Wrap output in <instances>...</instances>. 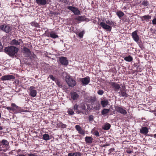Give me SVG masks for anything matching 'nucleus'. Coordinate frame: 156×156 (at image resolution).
Returning a JSON list of instances; mask_svg holds the SVG:
<instances>
[{"label": "nucleus", "instance_id": "1", "mask_svg": "<svg viewBox=\"0 0 156 156\" xmlns=\"http://www.w3.org/2000/svg\"><path fill=\"white\" fill-rule=\"evenodd\" d=\"M115 23L112 21L111 20H108L106 21L105 23L101 22L100 23V25L106 31L110 32L112 30V27L115 26Z\"/></svg>", "mask_w": 156, "mask_h": 156}, {"label": "nucleus", "instance_id": "2", "mask_svg": "<svg viewBox=\"0 0 156 156\" xmlns=\"http://www.w3.org/2000/svg\"><path fill=\"white\" fill-rule=\"evenodd\" d=\"M19 49L15 47L11 46L5 47V52L9 56L14 57H16Z\"/></svg>", "mask_w": 156, "mask_h": 156}, {"label": "nucleus", "instance_id": "3", "mask_svg": "<svg viewBox=\"0 0 156 156\" xmlns=\"http://www.w3.org/2000/svg\"><path fill=\"white\" fill-rule=\"evenodd\" d=\"M9 143L5 140H2L0 141V151L5 152L8 150Z\"/></svg>", "mask_w": 156, "mask_h": 156}, {"label": "nucleus", "instance_id": "4", "mask_svg": "<svg viewBox=\"0 0 156 156\" xmlns=\"http://www.w3.org/2000/svg\"><path fill=\"white\" fill-rule=\"evenodd\" d=\"M66 81L69 87H73L76 85V81L72 77L66 78Z\"/></svg>", "mask_w": 156, "mask_h": 156}, {"label": "nucleus", "instance_id": "5", "mask_svg": "<svg viewBox=\"0 0 156 156\" xmlns=\"http://www.w3.org/2000/svg\"><path fill=\"white\" fill-rule=\"evenodd\" d=\"M116 111L122 115H126L127 114V112L124 107L116 106L115 107Z\"/></svg>", "mask_w": 156, "mask_h": 156}, {"label": "nucleus", "instance_id": "6", "mask_svg": "<svg viewBox=\"0 0 156 156\" xmlns=\"http://www.w3.org/2000/svg\"><path fill=\"white\" fill-rule=\"evenodd\" d=\"M0 29L6 33H8L11 30L12 27L9 25L3 24L0 26Z\"/></svg>", "mask_w": 156, "mask_h": 156}, {"label": "nucleus", "instance_id": "7", "mask_svg": "<svg viewBox=\"0 0 156 156\" xmlns=\"http://www.w3.org/2000/svg\"><path fill=\"white\" fill-rule=\"evenodd\" d=\"M58 58L59 61L61 64L65 66L68 65L69 62L66 57L62 56L59 57Z\"/></svg>", "mask_w": 156, "mask_h": 156}, {"label": "nucleus", "instance_id": "8", "mask_svg": "<svg viewBox=\"0 0 156 156\" xmlns=\"http://www.w3.org/2000/svg\"><path fill=\"white\" fill-rule=\"evenodd\" d=\"M67 8V9L71 11L75 15H79L80 14V11L77 8L72 6H69Z\"/></svg>", "mask_w": 156, "mask_h": 156}, {"label": "nucleus", "instance_id": "9", "mask_svg": "<svg viewBox=\"0 0 156 156\" xmlns=\"http://www.w3.org/2000/svg\"><path fill=\"white\" fill-rule=\"evenodd\" d=\"M125 87L124 86H122V88L121 89L120 91L119 92V96L120 97H127L128 95L126 93L125 90Z\"/></svg>", "mask_w": 156, "mask_h": 156}, {"label": "nucleus", "instance_id": "10", "mask_svg": "<svg viewBox=\"0 0 156 156\" xmlns=\"http://www.w3.org/2000/svg\"><path fill=\"white\" fill-rule=\"evenodd\" d=\"M15 77L12 75H5L2 76L0 80L2 81L10 80L12 79H14Z\"/></svg>", "mask_w": 156, "mask_h": 156}, {"label": "nucleus", "instance_id": "11", "mask_svg": "<svg viewBox=\"0 0 156 156\" xmlns=\"http://www.w3.org/2000/svg\"><path fill=\"white\" fill-rule=\"evenodd\" d=\"M30 91L29 95L32 97H34L36 96L37 91L35 90V87L31 86L29 89Z\"/></svg>", "mask_w": 156, "mask_h": 156}, {"label": "nucleus", "instance_id": "12", "mask_svg": "<svg viewBox=\"0 0 156 156\" xmlns=\"http://www.w3.org/2000/svg\"><path fill=\"white\" fill-rule=\"evenodd\" d=\"M23 44V41L21 39L12 40L10 44L12 45L17 46L21 45Z\"/></svg>", "mask_w": 156, "mask_h": 156}, {"label": "nucleus", "instance_id": "13", "mask_svg": "<svg viewBox=\"0 0 156 156\" xmlns=\"http://www.w3.org/2000/svg\"><path fill=\"white\" fill-rule=\"evenodd\" d=\"M131 36L133 40L136 42H138L139 39V35L137 34V30H136L133 32Z\"/></svg>", "mask_w": 156, "mask_h": 156}, {"label": "nucleus", "instance_id": "14", "mask_svg": "<svg viewBox=\"0 0 156 156\" xmlns=\"http://www.w3.org/2000/svg\"><path fill=\"white\" fill-rule=\"evenodd\" d=\"M81 81L83 85H87L90 82V78L89 76H87L85 78H82Z\"/></svg>", "mask_w": 156, "mask_h": 156}, {"label": "nucleus", "instance_id": "15", "mask_svg": "<svg viewBox=\"0 0 156 156\" xmlns=\"http://www.w3.org/2000/svg\"><path fill=\"white\" fill-rule=\"evenodd\" d=\"M110 84L114 88L115 91H117L120 88L119 85L115 82H112L110 83Z\"/></svg>", "mask_w": 156, "mask_h": 156}, {"label": "nucleus", "instance_id": "16", "mask_svg": "<svg viewBox=\"0 0 156 156\" xmlns=\"http://www.w3.org/2000/svg\"><path fill=\"white\" fill-rule=\"evenodd\" d=\"M70 94L71 98L73 100H77L79 97V95L76 92H72Z\"/></svg>", "mask_w": 156, "mask_h": 156}, {"label": "nucleus", "instance_id": "17", "mask_svg": "<svg viewBox=\"0 0 156 156\" xmlns=\"http://www.w3.org/2000/svg\"><path fill=\"white\" fill-rule=\"evenodd\" d=\"M151 16L148 15H144L143 16H141L140 17L142 21L144 22V21H147L151 18Z\"/></svg>", "mask_w": 156, "mask_h": 156}, {"label": "nucleus", "instance_id": "18", "mask_svg": "<svg viewBox=\"0 0 156 156\" xmlns=\"http://www.w3.org/2000/svg\"><path fill=\"white\" fill-rule=\"evenodd\" d=\"M140 133L144 134V135H146L148 132V129L147 127H143L140 129Z\"/></svg>", "mask_w": 156, "mask_h": 156}, {"label": "nucleus", "instance_id": "19", "mask_svg": "<svg viewBox=\"0 0 156 156\" xmlns=\"http://www.w3.org/2000/svg\"><path fill=\"white\" fill-rule=\"evenodd\" d=\"M95 100V98L90 97L87 98L86 100V101L89 103L93 104Z\"/></svg>", "mask_w": 156, "mask_h": 156}, {"label": "nucleus", "instance_id": "20", "mask_svg": "<svg viewBox=\"0 0 156 156\" xmlns=\"http://www.w3.org/2000/svg\"><path fill=\"white\" fill-rule=\"evenodd\" d=\"M24 53L27 54V56H29L31 54V52L29 49L26 47H24L23 48Z\"/></svg>", "mask_w": 156, "mask_h": 156}, {"label": "nucleus", "instance_id": "21", "mask_svg": "<svg viewBox=\"0 0 156 156\" xmlns=\"http://www.w3.org/2000/svg\"><path fill=\"white\" fill-rule=\"evenodd\" d=\"M93 139L90 136H87L85 137V140L87 144H91L93 142Z\"/></svg>", "mask_w": 156, "mask_h": 156}, {"label": "nucleus", "instance_id": "22", "mask_svg": "<svg viewBox=\"0 0 156 156\" xmlns=\"http://www.w3.org/2000/svg\"><path fill=\"white\" fill-rule=\"evenodd\" d=\"M101 103L102 106L103 107H105L108 105L109 102L108 100L105 99L102 100Z\"/></svg>", "mask_w": 156, "mask_h": 156}, {"label": "nucleus", "instance_id": "23", "mask_svg": "<svg viewBox=\"0 0 156 156\" xmlns=\"http://www.w3.org/2000/svg\"><path fill=\"white\" fill-rule=\"evenodd\" d=\"M36 2L38 5H45L47 3L46 0H36Z\"/></svg>", "mask_w": 156, "mask_h": 156}, {"label": "nucleus", "instance_id": "24", "mask_svg": "<svg viewBox=\"0 0 156 156\" xmlns=\"http://www.w3.org/2000/svg\"><path fill=\"white\" fill-rule=\"evenodd\" d=\"M111 127V125L109 123L105 124L103 126V129L105 130L109 129Z\"/></svg>", "mask_w": 156, "mask_h": 156}, {"label": "nucleus", "instance_id": "25", "mask_svg": "<svg viewBox=\"0 0 156 156\" xmlns=\"http://www.w3.org/2000/svg\"><path fill=\"white\" fill-rule=\"evenodd\" d=\"M124 60L127 62H130L132 61L133 58L131 56L129 55L128 56H126L124 58Z\"/></svg>", "mask_w": 156, "mask_h": 156}, {"label": "nucleus", "instance_id": "26", "mask_svg": "<svg viewBox=\"0 0 156 156\" xmlns=\"http://www.w3.org/2000/svg\"><path fill=\"white\" fill-rule=\"evenodd\" d=\"M58 37V36L53 31H51V33L50 37L53 38H56Z\"/></svg>", "mask_w": 156, "mask_h": 156}, {"label": "nucleus", "instance_id": "27", "mask_svg": "<svg viewBox=\"0 0 156 156\" xmlns=\"http://www.w3.org/2000/svg\"><path fill=\"white\" fill-rule=\"evenodd\" d=\"M116 14L119 18H120L124 15V14L123 12L120 11L117 12Z\"/></svg>", "mask_w": 156, "mask_h": 156}, {"label": "nucleus", "instance_id": "28", "mask_svg": "<svg viewBox=\"0 0 156 156\" xmlns=\"http://www.w3.org/2000/svg\"><path fill=\"white\" fill-rule=\"evenodd\" d=\"M109 111V109H108L105 108L103 109L101 111V114L102 115H105L106 114L108 113Z\"/></svg>", "mask_w": 156, "mask_h": 156}, {"label": "nucleus", "instance_id": "29", "mask_svg": "<svg viewBox=\"0 0 156 156\" xmlns=\"http://www.w3.org/2000/svg\"><path fill=\"white\" fill-rule=\"evenodd\" d=\"M43 139L45 140H48L50 139L49 135L47 134H45L43 135Z\"/></svg>", "mask_w": 156, "mask_h": 156}, {"label": "nucleus", "instance_id": "30", "mask_svg": "<svg viewBox=\"0 0 156 156\" xmlns=\"http://www.w3.org/2000/svg\"><path fill=\"white\" fill-rule=\"evenodd\" d=\"M94 110H98L100 109V104L98 103L96 104L95 106H94L93 107Z\"/></svg>", "mask_w": 156, "mask_h": 156}, {"label": "nucleus", "instance_id": "31", "mask_svg": "<svg viewBox=\"0 0 156 156\" xmlns=\"http://www.w3.org/2000/svg\"><path fill=\"white\" fill-rule=\"evenodd\" d=\"M51 31H46L44 34L48 37H50Z\"/></svg>", "mask_w": 156, "mask_h": 156}, {"label": "nucleus", "instance_id": "32", "mask_svg": "<svg viewBox=\"0 0 156 156\" xmlns=\"http://www.w3.org/2000/svg\"><path fill=\"white\" fill-rule=\"evenodd\" d=\"M58 126H60L62 128H65L66 126V125L65 124H64L62 122H59L58 124Z\"/></svg>", "mask_w": 156, "mask_h": 156}, {"label": "nucleus", "instance_id": "33", "mask_svg": "<svg viewBox=\"0 0 156 156\" xmlns=\"http://www.w3.org/2000/svg\"><path fill=\"white\" fill-rule=\"evenodd\" d=\"M68 112L69 114L71 115H73L74 114V112L72 109H69L68 111Z\"/></svg>", "mask_w": 156, "mask_h": 156}, {"label": "nucleus", "instance_id": "34", "mask_svg": "<svg viewBox=\"0 0 156 156\" xmlns=\"http://www.w3.org/2000/svg\"><path fill=\"white\" fill-rule=\"evenodd\" d=\"M76 19L79 21H82L83 20L84 18L82 16H79Z\"/></svg>", "mask_w": 156, "mask_h": 156}, {"label": "nucleus", "instance_id": "35", "mask_svg": "<svg viewBox=\"0 0 156 156\" xmlns=\"http://www.w3.org/2000/svg\"><path fill=\"white\" fill-rule=\"evenodd\" d=\"M104 91L102 90H99L97 91L98 94L101 95L103 94H104Z\"/></svg>", "mask_w": 156, "mask_h": 156}, {"label": "nucleus", "instance_id": "36", "mask_svg": "<svg viewBox=\"0 0 156 156\" xmlns=\"http://www.w3.org/2000/svg\"><path fill=\"white\" fill-rule=\"evenodd\" d=\"M49 77L52 80L55 81V80L57 79L56 78H55V77L53 76L52 75H50L49 76Z\"/></svg>", "mask_w": 156, "mask_h": 156}, {"label": "nucleus", "instance_id": "37", "mask_svg": "<svg viewBox=\"0 0 156 156\" xmlns=\"http://www.w3.org/2000/svg\"><path fill=\"white\" fill-rule=\"evenodd\" d=\"M75 128L76 130L78 131L80 129H81V127L79 125H76L75 126Z\"/></svg>", "mask_w": 156, "mask_h": 156}, {"label": "nucleus", "instance_id": "38", "mask_svg": "<svg viewBox=\"0 0 156 156\" xmlns=\"http://www.w3.org/2000/svg\"><path fill=\"white\" fill-rule=\"evenodd\" d=\"M75 128L76 130L78 131L80 129H81V127L79 125H76L75 126Z\"/></svg>", "mask_w": 156, "mask_h": 156}, {"label": "nucleus", "instance_id": "39", "mask_svg": "<svg viewBox=\"0 0 156 156\" xmlns=\"http://www.w3.org/2000/svg\"><path fill=\"white\" fill-rule=\"evenodd\" d=\"M75 156H81L82 155V154L79 152H77L74 153Z\"/></svg>", "mask_w": 156, "mask_h": 156}, {"label": "nucleus", "instance_id": "40", "mask_svg": "<svg viewBox=\"0 0 156 156\" xmlns=\"http://www.w3.org/2000/svg\"><path fill=\"white\" fill-rule=\"evenodd\" d=\"M78 133L80 134H85V132L83 130V129L81 128L80 130H79L78 131Z\"/></svg>", "mask_w": 156, "mask_h": 156}, {"label": "nucleus", "instance_id": "41", "mask_svg": "<svg viewBox=\"0 0 156 156\" xmlns=\"http://www.w3.org/2000/svg\"><path fill=\"white\" fill-rule=\"evenodd\" d=\"M56 84L59 87L61 85L60 82L57 79L55 81Z\"/></svg>", "mask_w": 156, "mask_h": 156}, {"label": "nucleus", "instance_id": "42", "mask_svg": "<svg viewBox=\"0 0 156 156\" xmlns=\"http://www.w3.org/2000/svg\"><path fill=\"white\" fill-rule=\"evenodd\" d=\"M142 4L145 6H147L148 5V3L147 2L144 1L142 2Z\"/></svg>", "mask_w": 156, "mask_h": 156}, {"label": "nucleus", "instance_id": "43", "mask_svg": "<svg viewBox=\"0 0 156 156\" xmlns=\"http://www.w3.org/2000/svg\"><path fill=\"white\" fill-rule=\"evenodd\" d=\"M94 119V116L92 115H91L89 117V121H93Z\"/></svg>", "mask_w": 156, "mask_h": 156}, {"label": "nucleus", "instance_id": "44", "mask_svg": "<svg viewBox=\"0 0 156 156\" xmlns=\"http://www.w3.org/2000/svg\"><path fill=\"white\" fill-rule=\"evenodd\" d=\"M83 31L79 33L78 36L80 38H82L83 36Z\"/></svg>", "mask_w": 156, "mask_h": 156}, {"label": "nucleus", "instance_id": "45", "mask_svg": "<svg viewBox=\"0 0 156 156\" xmlns=\"http://www.w3.org/2000/svg\"><path fill=\"white\" fill-rule=\"evenodd\" d=\"M11 106H12V107L13 109H16L17 108V106L14 103H12L11 104Z\"/></svg>", "mask_w": 156, "mask_h": 156}, {"label": "nucleus", "instance_id": "46", "mask_svg": "<svg viewBox=\"0 0 156 156\" xmlns=\"http://www.w3.org/2000/svg\"><path fill=\"white\" fill-rule=\"evenodd\" d=\"M152 22L153 25L156 24V18H154L152 21Z\"/></svg>", "mask_w": 156, "mask_h": 156}, {"label": "nucleus", "instance_id": "47", "mask_svg": "<svg viewBox=\"0 0 156 156\" xmlns=\"http://www.w3.org/2000/svg\"><path fill=\"white\" fill-rule=\"evenodd\" d=\"M78 105L77 104H75L73 107V109L74 110H77L78 109Z\"/></svg>", "mask_w": 156, "mask_h": 156}, {"label": "nucleus", "instance_id": "48", "mask_svg": "<svg viewBox=\"0 0 156 156\" xmlns=\"http://www.w3.org/2000/svg\"><path fill=\"white\" fill-rule=\"evenodd\" d=\"M94 134L97 136H99V133L98 131H94Z\"/></svg>", "mask_w": 156, "mask_h": 156}, {"label": "nucleus", "instance_id": "49", "mask_svg": "<svg viewBox=\"0 0 156 156\" xmlns=\"http://www.w3.org/2000/svg\"><path fill=\"white\" fill-rule=\"evenodd\" d=\"M74 153H69L68 154V156H75Z\"/></svg>", "mask_w": 156, "mask_h": 156}, {"label": "nucleus", "instance_id": "50", "mask_svg": "<svg viewBox=\"0 0 156 156\" xmlns=\"http://www.w3.org/2000/svg\"><path fill=\"white\" fill-rule=\"evenodd\" d=\"M114 150H115V149L114 148H111L109 150V153H110L112 152H113L114 151Z\"/></svg>", "mask_w": 156, "mask_h": 156}, {"label": "nucleus", "instance_id": "51", "mask_svg": "<svg viewBox=\"0 0 156 156\" xmlns=\"http://www.w3.org/2000/svg\"><path fill=\"white\" fill-rule=\"evenodd\" d=\"M126 152L129 154H130L133 152L132 151L129 150H127L126 151Z\"/></svg>", "mask_w": 156, "mask_h": 156}, {"label": "nucleus", "instance_id": "52", "mask_svg": "<svg viewBox=\"0 0 156 156\" xmlns=\"http://www.w3.org/2000/svg\"><path fill=\"white\" fill-rule=\"evenodd\" d=\"M3 48V46L2 45V43L0 42V51L2 50Z\"/></svg>", "mask_w": 156, "mask_h": 156}, {"label": "nucleus", "instance_id": "53", "mask_svg": "<svg viewBox=\"0 0 156 156\" xmlns=\"http://www.w3.org/2000/svg\"><path fill=\"white\" fill-rule=\"evenodd\" d=\"M86 108V107L85 105H83V106H82V108L83 110H85Z\"/></svg>", "mask_w": 156, "mask_h": 156}, {"label": "nucleus", "instance_id": "54", "mask_svg": "<svg viewBox=\"0 0 156 156\" xmlns=\"http://www.w3.org/2000/svg\"><path fill=\"white\" fill-rule=\"evenodd\" d=\"M6 108L7 109H8V110H12V108H11V107H6Z\"/></svg>", "mask_w": 156, "mask_h": 156}, {"label": "nucleus", "instance_id": "55", "mask_svg": "<svg viewBox=\"0 0 156 156\" xmlns=\"http://www.w3.org/2000/svg\"><path fill=\"white\" fill-rule=\"evenodd\" d=\"M28 156H35V154H34L29 153L28 154Z\"/></svg>", "mask_w": 156, "mask_h": 156}, {"label": "nucleus", "instance_id": "56", "mask_svg": "<svg viewBox=\"0 0 156 156\" xmlns=\"http://www.w3.org/2000/svg\"><path fill=\"white\" fill-rule=\"evenodd\" d=\"M108 144H105V145H104L103 146V147H105L106 146H108Z\"/></svg>", "mask_w": 156, "mask_h": 156}, {"label": "nucleus", "instance_id": "57", "mask_svg": "<svg viewBox=\"0 0 156 156\" xmlns=\"http://www.w3.org/2000/svg\"><path fill=\"white\" fill-rule=\"evenodd\" d=\"M154 136L155 138H156V133L154 135Z\"/></svg>", "mask_w": 156, "mask_h": 156}, {"label": "nucleus", "instance_id": "58", "mask_svg": "<svg viewBox=\"0 0 156 156\" xmlns=\"http://www.w3.org/2000/svg\"><path fill=\"white\" fill-rule=\"evenodd\" d=\"M3 129L2 127V126H0V130H2Z\"/></svg>", "mask_w": 156, "mask_h": 156}, {"label": "nucleus", "instance_id": "59", "mask_svg": "<svg viewBox=\"0 0 156 156\" xmlns=\"http://www.w3.org/2000/svg\"><path fill=\"white\" fill-rule=\"evenodd\" d=\"M1 114L0 113V118H1Z\"/></svg>", "mask_w": 156, "mask_h": 156}, {"label": "nucleus", "instance_id": "60", "mask_svg": "<svg viewBox=\"0 0 156 156\" xmlns=\"http://www.w3.org/2000/svg\"><path fill=\"white\" fill-rule=\"evenodd\" d=\"M19 151H20V150H19Z\"/></svg>", "mask_w": 156, "mask_h": 156}, {"label": "nucleus", "instance_id": "61", "mask_svg": "<svg viewBox=\"0 0 156 156\" xmlns=\"http://www.w3.org/2000/svg\"><path fill=\"white\" fill-rule=\"evenodd\" d=\"M19 151H20V150H19Z\"/></svg>", "mask_w": 156, "mask_h": 156}, {"label": "nucleus", "instance_id": "62", "mask_svg": "<svg viewBox=\"0 0 156 156\" xmlns=\"http://www.w3.org/2000/svg\"><path fill=\"white\" fill-rule=\"evenodd\" d=\"M19 151H20V150H19Z\"/></svg>", "mask_w": 156, "mask_h": 156}]
</instances>
